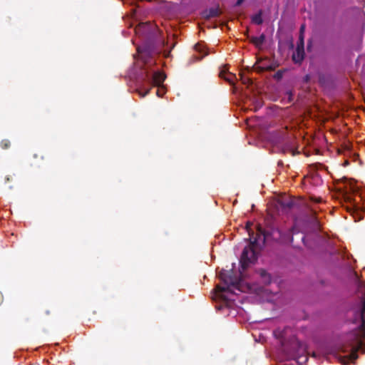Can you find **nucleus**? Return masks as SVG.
<instances>
[{
	"instance_id": "nucleus-17",
	"label": "nucleus",
	"mask_w": 365,
	"mask_h": 365,
	"mask_svg": "<svg viewBox=\"0 0 365 365\" xmlns=\"http://www.w3.org/2000/svg\"><path fill=\"white\" fill-rule=\"evenodd\" d=\"M283 76V71L281 70H279L275 73L274 75V78L277 80H280Z\"/></svg>"
},
{
	"instance_id": "nucleus-6",
	"label": "nucleus",
	"mask_w": 365,
	"mask_h": 365,
	"mask_svg": "<svg viewBox=\"0 0 365 365\" xmlns=\"http://www.w3.org/2000/svg\"><path fill=\"white\" fill-rule=\"evenodd\" d=\"M277 204L283 210H289L295 205V200L290 197H282L277 200Z\"/></svg>"
},
{
	"instance_id": "nucleus-18",
	"label": "nucleus",
	"mask_w": 365,
	"mask_h": 365,
	"mask_svg": "<svg viewBox=\"0 0 365 365\" xmlns=\"http://www.w3.org/2000/svg\"><path fill=\"white\" fill-rule=\"evenodd\" d=\"M299 41H300V44H299V45L300 46V47L304 48V38H303V34H300V36H299Z\"/></svg>"
},
{
	"instance_id": "nucleus-25",
	"label": "nucleus",
	"mask_w": 365,
	"mask_h": 365,
	"mask_svg": "<svg viewBox=\"0 0 365 365\" xmlns=\"http://www.w3.org/2000/svg\"><path fill=\"white\" fill-rule=\"evenodd\" d=\"M138 51L139 53H140L141 58L143 59V58H144V54L140 51V49H139V48L138 49Z\"/></svg>"
},
{
	"instance_id": "nucleus-16",
	"label": "nucleus",
	"mask_w": 365,
	"mask_h": 365,
	"mask_svg": "<svg viewBox=\"0 0 365 365\" xmlns=\"http://www.w3.org/2000/svg\"><path fill=\"white\" fill-rule=\"evenodd\" d=\"M148 27V23H141L135 28V32L139 33L141 29H146Z\"/></svg>"
},
{
	"instance_id": "nucleus-21",
	"label": "nucleus",
	"mask_w": 365,
	"mask_h": 365,
	"mask_svg": "<svg viewBox=\"0 0 365 365\" xmlns=\"http://www.w3.org/2000/svg\"><path fill=\"white\" fill-rule=\"evenodd\" d=\"M274 69V67H273L272 66H269L265 68H262V70L272 71Z\"/></svg>"
},
{
	"instance_id": "nucleus-3",
	"label": "nucleus",
	"mask_w": 365,
	"mask_h": 365,
	"mask_svg": "<svg viewBox=\"0 0 365 365\" xmlns=\"http://www.w3.org/2000/svg\"><path fill=\"white\" fill-rule=\"evenodd\" d=\"M257 243V240L251 241L250 245L246 246L242 253L240 257V272H244L250 263L254 262L257 259V255L255 247Z\"/></svg>"
},
{
	"instance_id": "nucleus-1",
	"label": "nucleus",
	"mask_w": 365,
	"mask_h": 365,
	"mask_svg": "<svg viewBox=\"0 0 365 365\" xmlns=\"http://www.w3.org/2000/svg\"><path fill=\"white\" fill-rule=\"evenodd\" d=\"M144 66L140 75L137 78L136 91L141 98L145 97L150 93L152 86H159L165 81V76L160 71H155L150 69L153 64V61L143 59Z\"/></svg>"
},
{
	"instance_id": "nucleus-26",
	"label": "nucleus",
	"mask_w": 365,
	"mask_h": 365,
	"mask_svg": "<svg viewBox=\"0 0 365 365\" xmlns=\"http://www.w3.org/2000/svg\"><path fill=\"white\" fill-rule=\"evenodd\" d=\"M347 200H348V201H349V202H351V197H347Z\"/></svg>"
},
{
	"instance_id": "nucleus-7",
	"label": "nucleus",
	"mask_w": 365,
	"mask_h": 365,
	"mask_svg": "<svg viewBox=\"0 0 365 365\" xmlns=\"http://www.w3.org/2000/svg\"><path fill=\"white\" fill-rule=\"evenodd\" d=\"M359 350H362L363 352H365V350H364V349H363V341H361V339H358V340H357V346H356V347L355 349H353V351H351V354L349 355V359L343 358L341 359V363L346 364V363L348 362V361L349 359H351L352 361H354L355 359H356L357 357H358L357 351Z\"/></svg>"
},
{
	"instance_id": "nucleus-27",
	"label": "nucleus",
	"mask_w": 365,
	"mask_h": 365,
	"mask_svg": "<svg viewBox=\"0 0 365 365\" xmlns=\"http://www.w3.org/2000/svg\"><path fill=\"white\" fill-rule=\"evenodd\" d=\"M159 92H160V91H159V90H157L156 93H157V95H158V96H160V93H159Z\"/></svg>"
},
{
	"instance_id": "nucleus-8",
	"label": "nucleus",
	"mask_w": 365,
	"mask_h": 365,
	"mask_svg": "<svg viewBox=\"0 0 365 365\" xmlns=\"http://www.w3.org/2000/svg\"><path fill=\"white\" fill-rule=\"evenodd\" d=\"M219 77L223 78L225 81L230 83V84H232L235 79V75L233 74L232 73L229 72L226 66H224L223 68H221L219 73Z\"/></svg>"
},
{
	"instance_id": "nucleus-15",
	"label": "nucleus",
	"mask_w": 365,
	"mask_h": 365,
	"mask_svg": "<svg viewBox=\"0 0 365 365\" xmlns=\"http://www.w3.org/2000/svg\"><path fill=\"white\" fill-rule=\"evenodd\" d=\"M0 145L3 149H8L11 145V143L8 139H4L1 141Z\"/></svg>"
},
{
	"instance_id": "nucleus-12",
	"label": "nucleus",
	"mask_w": 365,
	"mask_h": 365,
	"mask_svg": "<svg viewBox=\"0 0 365 365\" xmlns=\"http://www.w3.org/2000/svg\"><path fill=\"white\" fill-rule=\"evenodd\" d=\"M259 274L262 278V282L264 284H269L271 282L272 278L269 273L267 272L266 270L263 269H260L259 270Z\"/></svg>"
},
{
	"instance_id": "nucleus-11",
	"label": "nucleus",
	"mask_w": 365,
	"mask_h": 365,
	"mask_svg": "<svg viewBox=\"0 0 365 365\" xmlns=\"http://www.w3.org/2000/svg\"><path fill=\"white\" fill-rule=\"evenodd\" d=\"M265 41V35L262 34L259 36H252L251 42L257 47H260Z\"/></svg>"
},
{
	"instance_id": "nucleus-9",
	"label": "nucleus",
	"mask_w": 365,
	"mask_h": 365,
	"mask_svg": "<svg viewBox=\"0 0 365 365\" xmlns=\"http://www.w3.org/2000/svg\"><path fill=\"white\" fill-rule=\"evenodd\" d=\"M304 48L300 47L299 45L297 48V53L293 54L292 58L295 63H301L304 59Z\"/></svg>"
},
{
	"instance_id": "nucleus-5",
	"label": "nucleus",
	"mask_w": 365,
	"mask_h": 365,
	"mask_svg": "<svg viewBox=\"0 0 365 365\" xmlns=\"http://www.w3.org/2000/svg\"><path fill=\"white\" fill-rule=\"evenodd\" d=\"M219 277L225 284L227 285V287L217 286V291L220 292H230V286L237 287L238 284L237 278L232 276L231 273L227 271L221 272L219 274Z\"/></svg>"
},
{
	"instance_id": "nucleus-22",
	"label": "nucleus",
	"mask_w": 365,
	"mask_h": 365,
	"mask_svg": "<svg viewBox=\"0 0 365 365\" xmlns=\"http://www.w3.org/2000/svg\"><path fill=\"white\" fill-rule=\"evenodd\" d=\"M243 1H244V0H237V2L235 3V6H240Z\"/></svg>"
},
{
	"instance_id": "nucleus-13",
	"label": "nucleus",
	"mask_w": 365,
	"mask_h": 365,
	"mask_svg": "<svg viewBox=\"0 0 365 365\" xmlns=\"http://www.w3.org/2000/svg\"><path fill=\"white\" fill-rule=\"evenodd\" d=\"M195 49L200 53H202V55L200 57H197L198 60H201L203 57L208 54L204 46H202L200 43L195 44Z\"/></svg>"
},
{
	"instance_id": "nucleus-14",
	"label": "nucleus",
	"mask_w": 365,
	"mask_h": 365,
	"mask_svg": "<svg viewBox=\"0 0 365 365\" xmlns=\"http://www.w3.org/2000/svg\"><path fill=\"white\" fill-rule=\"evenodd\" d=\"M252 21L253 23L260 25L263 23V19L262 18V12L259 11L258 14H255L252 16Z\"/></svg>"
},
{
	"instance_id": "nucleus-24",
	"label": "nucleus",
	"mask_w": 365,
	"mask_h": 365,
	"mask_svg": "<svg viewBox=\"0 0 365 365\" xmlns=\"http://www.w3.org/2000/svg\"><path fill=\"white\" fill-rule=\"evenodd\" d=\"M4 297L2 294L0 292V304L3 302Z\"/></svg>"
},
{
	"instance_id": "nucleus-19",
	"label": "nucleus",
	"mask_w": 365,
	"mask_h": 365,
	"mask_svg": "<svg viewBox=\"0 0 365 365\" xmlns=\"http://www.w3.org/2000/svg\"><path fill=\"white\" fill-rule=\"evenodd\" d=\"M310 78H311L310 75L307 74V75L304 77L303 81H304V83H309V81H310Z\"/></svg>"
},
{
	"instance_id": "nucleus-20",
	"label": "nucleus",
	"mask_w": 365,
	"mask_h": 365,
	"mask_svg": "<svg viewBox=\"0 0 365 365\" xmlns=\"http://www.w3.org/2000/svg\"><path fill=\"white\" fill-rule=\"evenodd\" d=\"M242 82L245 84H247H247H251L252 83V80L250 78H247L243 79Z\"/></svg>"
},
{
	"instance_id": "nucleus-23",
	"label": "nucleus",
	"mask_w": 365,
	"mask_h": 365,
	"mask_svg": "<svg viewBox=\"0 0 365 365\" xmlns=\"http://www.w3.org/2000/svg\"><path fill=\"white\" fill-rule=\"evenodd\" d=\"M304 27L305 26L304 25H302L301 27H300V34H302L304 30Z\"/></svg>"
},
{
	"instance_id": "nucleus-4",
	"label": "nucleus",
	"mask_w": 365,
	"mask_h": 365,
	"mask_svg": "<svg viewBox=\"0 0 365 365\" xmlns=\"http://www.w3.org/2000/svg\"><path fill=\"white\" fill-rule=\"evenodd\" d=\"M358 297L359 302L357 305L358 316L360 320V325L359 327L361 336H365V289L361 287Z\"/></svg>"
},
{
	"instance_id": "nucleus-2",
	"label": "nucleus",
	"mask_w": 365,
	"mask_h": 365,
	"mask_svg": "<svg viewBox=\"0 0 365 365\" xmlns=\"http://www.w3.org/2000/svg\"><path fill=\"white\" fill-rule=\"evenodd\" d=\"M264 236L265 240H272L274 241L280 242H290L293 241V235L298 232L294 226L292 227L287 232V233L282 232L278 228L270 227L260 230Z\"/></svg>"
},
{
	"instance_id": "nucleus-10",
	"label": "nucleus",
	"mask_w": 365,
	"mask_h": 365,
	"mask_svg": "<svg viewBox=\"0 0 365 365\" xmlns=\"http://www.w3.org/2000/svg\"><path fill=\"white\" fill-rule=\"evenodd\" d=\"M220 14V11L218 8H210L208 10H206L204 12V16L206 19H210L219 16Z\"/></svg>"
}]
</instances>
